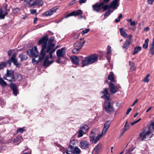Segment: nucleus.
I'll return each instance as SVG.
<instances>
[{
  "mask_svg": "<svg viewBox=\"0 0 154 154\" xmlns=\"http://www.w3.org/2000/svg\"><path fill=\"white\" fill-rule=\"evenodd\" d=\"M27 54L30 57L38 56V54L37 48L35 46L27 51Z\"/></svg>",
  "mask_w": 154,
  "mask_h": 154,
  "instance_id": "5",
  "label": "nucleus"
},
{
  "mask_svg": "<svg viewBox=\"0 0 154 154\" xmlns=\"http://www.w3.org/2000/svg\"><path fill=\"white\" fill-rule=\"evenodd\" d=\"M85 40L83 41L82 43H81L80 42H77L74 44V48L81 50L85 43Z\"/></svg>",
  "mask_w": 154,
  "mask_h": 154,
  "instance_id": "20",
  "label": "nucleus"
},
{
  "mask_svg": "<svg viewBox=\"0 0 154 154\" xmlns=\"http://www.w3.org/2000/svg\"><path fill=\"white\" fill-rule=\"evenodd\" d=\"M149 81V80L148 79V78H147V77H145L143 80V81L145 82H148Z\"/></svg>",
  "mask_w": 154,
  "mask_h": 154,
  "instance_id": "57",
  "label": "nucleus"
},
{
  "mask_svg": "<svg viewBox=\"0 0 154 154\" xmlns=\"http://www.w3.org/2000/svg\"><path fill=\"white\" fill-rule=\"evenodd\" d=\"M30 13L32 14H34L36 13V10L32 9L30 10Z\"/></svg>",
  "mask_w": 154,
  "mask_h": 154,
  "instance_id": "54",
  "label": "nucleus"
},
{
  "mask_svg": "<svg viewBox=\"0 0 154 154\" xmlns=\"http://www.w3.org/2000/svg\"><path fill=\"white\" fill-rule=\"evenodd\" d=\"M90 30V29H85L83 30L81 32V34L82 35H84L85 34L88 33Z\"/></svg>",
  "mask_w": 154,
  "mask_h": 154,
  "instance_id": "45",
  "label": "nucleus"
},
{
  "mask_svg": "<svg viewBox=\"0 0 154 154\" xmlns=\"http://www.w3.org/2000/svg\"><path fill=\"white\" fill-rule=\"evenodd\" d=\"M87 1V0H79V2L80 4H81L86 3Z\"/></svg>",
  "mask_w": 154,
  "mask_h": 154,
  "instance_id": "53",
  "label": "nucleus"
},
{
  "mask_svg": "<svg viewBox=\"0 0 154 154\" xmlns=\"http://www.w3.org/2000/svg\"><path fill=\"white\" fill-rule=\"evenodd\" d=\"M65 53V48H64L58 49L56 52L57 55L58 57H63Z\"/></svg>",
  "mask_w": 154,
  "mask_h": 154,
  "instance_id": "15",
  "label": "nucleus"
},
{
  "mask_svg": "<svg viewBox=\"0 0 154 154\" xmlns=\"http://www.w3.org/2000/svg\"><path fill=\"white\" fill-rule=\"evenodd\" d=\"M66 152V154H72L73 153L71 149L69 151L68 150H67Z\"/></svg>",
  "mask_w": 154,
  "mask_h": 154,
  "instance_id": "55",
  "label": "nucleus"
},
{
  "mask_svg": "<svg viewBox=\"0 0 154 154\" xmlns=\"http://www.w3.org/2000/svg\"><path fill=\"white\" fill-rule=\"evenodd\" d=\"M112 11H111V10L109 9L107 11H106L105 14L104 15V17H106V16L109 15L110 13L112 12Z\"/></svg>",
  "mask_w": 154,
  "mask_h": 154,
  "instance_id": "50",
  "label": "nucleus"
},
{
  "mask_svg": "<svg viewBox=\"0 0 154 154\" xmlns=\"http://www.w3.org/2000/svg\"><path fill=\"white\" fill-rule=\"evenodd\" d=\"M32 63L34 64H37L38 63V56L32 57Z\"/></svg>",
  "mask_w": 154,
  "mask_h": 154,
  "instance_id": "29",
  "label": "nucleus"
},
{
  "mask_svg": "<svg viewBox=\"0 0 154 154\" xmlns=\"http://www.w3.org/2000/svg\"><path fill=\"white\" fill-rule=\"evenodd\" d=\"M90 144L89 142L87 140H83L79 143L80 147L82 149H87L89 148Z\"/></svg>",
  "mask_w": 154,
  "mask_h": 154,
  "instance_id": "8",
  "label": "nucleus"
},
{
  "mask_svg": "<svg viewBox=\"0 0 154 154\" xmlns=\"http://www.w3.org/2000/svg\"><path fill=\"white\" fill-rule=\"evenodd\" d=\"M109 85L110 88V91L111 94H114L117 92V88L116 87L114 84L110 82L109 83Z\"/></svg>",
  "mask_w": 154,
  "mask_h": 154,
  "instance_id": "18",
  "label": "nucleus"
},
{
  "mask_svg": "<svg viewBox=\"0 0 154 154\" xmlns=\"http://www.w3.org/2000/svg\"><path fill=\"white\" fill-rule=\"evenodd\" d=\"M79 15V17L78 18V19H81L82 18H84L85 19L86 18H85V16H83L82 15V14H81L80 15Z\"/></svg>",
  "mask_w": 154,
  "mask_h": 154,
  "instance_id": "58",
  "label": "nucleus"
},
{
  "mask_svg": "<svg viewBox=\"0 0 154 154\" xmlns=\"http://www.w3.org/2000/svg\"><path fill=\"white\" fill-rule=\"evenodd\" d=\"M149 41V38H146L145 40L144 43L143 44V48L146 49L148 48Z\"/></svg>",
  "mask_w": 154,
  "mask_h": 154,
  "instance_id": "31",
  "label": "nucleus"
},
{
  "mask_svg": "<svg viewBox=\"0 0 154 154\" xmlns=\"http://www.w3.org/2000/svg\"><path fill=\"white\" fill-rule=\"evenodd\" d=\"M80 50L77 48H74L72 50V52L74 54H77L79 53Z\"/></svg>",
  "mask_w": 154,
  "mask_h": 154,
  "instance_id": "44",
  "label": "nucleus"
},
{
  "mask_svg": "<svg viewBox=\"0 0 154 154\" xmlns=\"http://www.w3.org/2000/svg\"><path fill=\"white\" fill-rule=\"evenodd\" d=\"M19 57L20 58L21 61L26 60L28 58L27 57L26 55L22 54H20L19 55Z\"/></svg>",
  "mask_w": 154,
  "mask_h": 154,
  "instance_id": "27",
  "label": "nucleus"
},
{
  "mask_svg": "<svg viewBox=\"0 0 154 154\" xmlns=\"http://www.w3.org/2000/svg\"><path fill=\"white\" fill-rule=\"evenodd\" d=\"M76 0H73L71 2H70L69 3V5H71L73 4H75L76 2Z\"/></svg>",
  "mask_w": 154,
  "mask_h": 154,
  "instance_id": "56",
  "label": "nucleus"
},
{
  "mask_svg": "<svg viewBox=\"0 0 154 154\" xmlns=\"http://www.w3.org/2000/svg\"><path fill=\"white\" fill-rule=\"evenodd\" d=\"M112 52L111 47L110 46L108 45L107 46V54L108 55H110Z\"/></svg>",
  "mask_w": 154,
  "mask_h": 154,
  "instance_id": "43",
  "label": "nucleus"
},
{
  "mask_svg": "<svg viewBox=\"0 0 154 154\" xmlns=\"http://www.w3.org/2000/svg\"><path fill=\"white\" fill-rule=\"evenodd\" d=\"M102 144L98 143L95 147L93 151V154H99L102 148Z\"/></svg>",
  "mask_w": 154,
  "mask_h": 154,
  "instance_id": "9",
  "label": "nucleus"
},
{
  "mask_svg": "<svg viewBox=\"0 0 154 154\" xmlns=\"http://www.w3.org/2000/svg\"><path fill=\"white\" fill-rule=\"evenodd\" d=\"M54 40V38L53 37H51L50 38L47 48V51H49L50 49L53 48L55 46L54 44L53 43Z\"/></svg>",
  "mask_w": 154,
  "mask_h": 154,
  "instance_id": "10",
  "label": "nucleus"
},
{
  "mask_svg": "<svg viewBox=\"0 0 154 154\" xmlns=\"http://www.w3.org/2000/svg\"><path fill=\"white\" fill-rule=\"evenodd\" d=\"M119 0H114L109 4V8L117 9L119 6Z\"/></svg>",
  "mask_w": 154,
  "mask_h": 154,
  "instance_id": "12",
  "label": "nucleus"
},
{
  "mask_svg": "<svg viewBox=\"0 0 154 154\" xmlns=\"http://www.w3.org/2000/svg\"><path fill=\"white\" fill-rule=\"evenodd\" d=\"M109 8V6L108 5H105L103 6V7H102V8H103V9L104 11L106 10Z\"/></svg>",
  "mask_w": 154,
  "mask_h": 154,
  "instance_id": "51",
  "label": "nucleus"
},
{
  "mask_svg": "<svg viewBox=\"0 0 154 154\" xmlns=\"http://www.w3.org/2000/svg\"><path fill=\"white\" fill-rule=\"evenodd\" d=\"M129 65L131 66V70L133 71L135 69V67L134 63L132 62H129Z\"/></svg>",
  "mask_w": 154,
  "mask_h": 154,
  "instance_id": "39",
  "label": "nucleus"
},
{
  "mask_svg": "<svg viewBox=\"0 0 154 154\" xmlns=\"http://www.w3.org/2000/svg\"><path fill=\"white\" fill-rule=\"evenodd\" d=\"M136 25V23L134 21L131 22L130 23V25L131 26H135Z\"/></svg>",
  "mask_w": 154,
  "mask_h": 154,
  "instance_id": "60",
  "label": "nucleus"
},
{
  "mask_svg": "<svg viewBox=\"0 0 154 154\" xmlns=\"http://www.w3.org/2000/svg\"><path fill=\"white\" fill-rule=\"evenodd\" d=\"M141 47L140 46L136 47L134 48V51L133 53V55L137 54L141 49Z\"/></svg>",
  "mask_w": 154,
  "mask_h": 154,
  "instance_id": "28",
  "label": "nucleus"
},
{
  "mask_svg": "<svg viewBox=\"0 0 154 154\" xmlns=\"http://www.w3.org/2000/svg\"><path fill=\"white\" fill-rule=\"evenodd\" d=\"M98 57V55L97 54H92L85 57V59L82 60V67L91 64L95 63L97 61Z\"/></svg>",
  "mask_w": 154,
  "mask_h": 154,
  "instance_id": "2",
  "label": "nucleus"
},
{
  "mask_svg": "<svg viewBox=\"0 0 154 154\" xmlns=\"http://www.w3.org/2000/svg\"><path fill=\"white\" fill-rule=\"evenodd\" d=\"M5 79L7 80L10 82H13L15 81V78L14 76V71L11 70H7L6 73L3 77Z\"/></svg>",
  "mask_w": 154,
  "mask_h": 154,
  "instance_id": "3",
  "label": "nucleus"
},
{
  "mask_svg": "<svg viewBox=\"0 0 154 154\" xmlns=\"http://www.w3.org/2000/svg\"><path fill=\"white\" fill-rule=\"evenodd\" d=\"M108 128H107L105 127H103L102 133H101L103 135H104L106 134V133L107 131V130Z\"/></svg>",
  "mask_w": 154,
  "mask_h": 154,
  "instance_id": "49",
  "label": "nucleus"
},
{
  "mask_svg": "<svg viewBox=\"0 0 154 154\" xmlns=\"http://www.w3.org/2000/svg\"><path fill=\"white\" fill-rule=\"evenodd\" d=\"M43 4V2L42 1H39V7L42 6Z\"/></svg>",
  "mask_w": 154,
  "mask_h": 154,
  "instance_id": "61",
  "label": "nucleus"
},
{
  "mask_svg": "<svg viewBox=\"0 0 154 154\" xmlns=\"http://www.w3.org/2000/svg\"><path fill=\"white\" fill-rule=\"evenodd\" d=\"M48 39L47 36H45L40 39L39 40V44L42 43V49L40 53V56L39 57V61L42 60L45 55V52H49V58L52 59L53 58L52 54L55 51L56 49L54 48H51L49 51H47V41Z\"/></svg>",
  "mask_w": 154,
  "mask_h": 154,
  "instance_id": "1",
  "label": "nucleus"
},
{
  "mask_svg": "<svg viewBox=\"0 0 154 154\" xmlns=\"http://www.w3.org/2000/svg\"><path fill=\"white\" fill-rule=\"evenodd\" d=\"M20 11V10L17 8L14 9L12 11V13L14 14H16L18 13Z\"/></svg>",
  "mask_w": 154,
  "mask_h": 154,
  "instance_id": "46",
  "label": "nucleus"
},
{
  "mask_svg": "<svg viewBox=\"0 0 154 154\" xmlns=\"http://www.w3.org/2000/svg\"><path fill=\"white\" fill-rule=\"evenodd\" d=\"M149 51L152 55L154 54V46H151Z\"/></svg>",
  "mask_w": 154,
  "mask_h": 154,
  "instance_id": "47",
  "label": "nucleus"
},
{
  "mask_svg": "<svg viewBox=\"0 0 154 154\" xmlns=\"http://www.w3.org/2000/svg\"><path fill=\"white\" fill-rule=\"evenodd\" d=\"M130 128V125H125L124 126V130L122 132V134H123L126 131L129 129Z\"/></svg>",
  "mask_w": 154,
  "mask_h": 154,
  "instance_id": "41",
  "label": "nucleus"
},
{
  "mask_svg": "<svg viewBox=\"0 0 154 154\" xmlns=\"http://www.w3.org/2000/svg\"><path fill=\"white\" fill-rule=\"evenodd\" d=\"M108 79L112 82H114V78L113 77V74L112 73H111L109 75L108 77Z\"/></svg>",
  "mask_w": 154,
  "mask_h": 154,
  "instance_id": "35",
  "label": "nucleus"
},
{
  "mask_svg": "<svg viewBox=\"0 0 154 154\" xmlns=\"http://www.w3.org/2000/svg\"><path fill=\"white\" fill-rule=\"evenodd\" d=\"M103 135L101 134L98 135L95 138L94 140V143L95 144L103 136Z\"/></svg>",
  "mask_w": 154,
  "mask_h": 154,
  "instance_id": "34",
  "label": "nucleus"
},
{
  "mask_svg": "<svg viewBox=\"0 0 154 154\" xmlns=\"http://www.w3.org/2000/svg\"><path fill=\"white\" fill-rule=\"evenodd\" d=\"M11 60L16 66L19 67L20 66L21 64L20 63L18 62L17 60L15 54H13L11 57Z\"/></svg>",
  "mask_w": 154,
  "mask_h": 154,
  "instance_id": "11",
  "label": "nucleus"
},
{
  "mask_svg": "<svg viewBox=\"0 0 154 154\" xmlns=\"http://www.w3.org/2000/svg\"><path fill=\"white\" fill-rule=\"evenodd\" d=\"M144 131H143L140 134L139 138L142 137L141 140H146L150 139L152 136L153 134L150 131H148L144 134Z\"/></svg>",
  "mask_w": 154,
  "mask_h": 154,
  "instance_id": "4",
  "label": "nucleus"
},
{
  "mask_svg": "<svg viewBox=\"0 0 154 154\" xmlns=\"http://www.w3.org/2000/svg\"><path fill=\"white\" fill-rule=\"evenodd\" d=\"M104 108L105 111L108 113H110L114 111L112 106L111 105L110 102L108 101L105 102Z\"/></svg>",
  "mask_w": 154,
  "mask_h": 154,
  "instance_id": "7",
  "label": "nucleus"
},
{
  "mask_svg": "<svg viewBox=\"0 0 154 154\" xmlns=\"http://www.w3.org/2000/svg\"><path fill=\"white\" fill-rule=\"evenodd\" d=\"M7 65V63L6 62H2L0 63V70L3 69Z\"/></svg>",
  "mask_w": 154,
  "mask_h": 154,
  "instance_id": "36",
  "label": "nucleus"
},
{
  "mask_svg": "<svg viewBox=\"0 0 154 154\" xmlns=\"http://www.w3.org/2000/svg\"><path fill=\"white\" fill-rule=\"evenodd\" d=\"M60 57H59L57 61L56 62L57 63H59V64H61L62 63L60 61Z\"/></svg>",
  "mask_w": 154,
  "mask_h": 154,
  "instance_id": "64",
  "label": "nucleus"
},
{
  "mask_svg": "<svg viewBox=\"0 0 154 154\" xmlns=\"http://www.w3.org/2000/svg\"><path fill=\"white\" fill-rule=\"evenodd\" d=\"M22 140V137L19 136L16 137L13 140H11L10 142H11L12 141L15 145H17L19 144Z\"/></svg>",
  "mask_w": 154,
  "mask_h": 154,
  "instance_id": "21",
  "label": "nucleus"
},
{
  "mask_svg": "<svg viewBox=\"0 0 154 154\" xmlns=\"http://www.w3.org/2000/svg\"><path fill=\"white\" fill-rule=\"evenodd\" d=\"M96 135V133L95 131V129H93L91 132L90 135V140L91 141H92L94 142L95 139V137Z\"/></svg>",
  "mask_w": 154,
  "mask_h": 154,
  "instance_id": "22",
  "label": "nucleus"
},
{
  "mask_svg": "<svg viewBox=\"0 0 154 154\" xmlns=\"http://www.w3.org/2000/svg\"><path fill=\"white\" fill-rule=\"evenodd\" d=\"M88 127L86 125L83 124L82 125L78 132V137H82L83 134H85L88 131Z\"/></svg>",
  "mask_w": 154,
  "mask_h": 154,
  "instance_id": "6",
  "label": "nucleus"
},
{
  "mask_svg": "<svg viewBox=\"0 0 154 154\" xmlns=\"http://www.w3.org/2000/svg\"><path fill=\"white\" fill-rule=\"evenodd\" d=\"M103 2H101L100 4H96L92 5L93 10L97 12H99L102 9V6L103 5Z\"/></svg>",
  "mask_w": 154,
  "mask_h": 154,
  "instance_id": "14",
  "label": "nucleus"
},
{
  "mask_svg": "<svg viewBox=\"0 0 154 154\" xmlns=\"http://www.w3.org/2000/svg\"><path fill=\"white\" fill-rule=\"evenodd\" d=\"M111 123L110 121H106L104 124V127L108 129Z\"/></svg>",
  "mask_w": 154,
  "mask_h": 154,
  "instance_id": "37",
  "label": "nucleus"
},
{
  "mask_svg": "<svg viewBox=\"0 0 154 154\" xmlns=\"http://www.w3.org/2000/svg\"><path fill=\"white\" fill-rule=\"evenodd\" d=\"M132 42V40L130 39H127L123 45L122 48L125 49H127Z\"/></svg>",
  "mask_w": 154,
  "mask_h": 154,
  "instance_id": "17",
  "label": "nucleus"
},
{
  "mask_svg": "<svg viewBox=\"0 0 154 154\" xmlns=\"http://www.w3.org/2000/svg\"><path fill=\"white\" fill-rule=\"evenodd\" d=\"M102 93L103 95L102 96V98H104L106 100H109V99L110 94L108 92V90L106 88L104 89L102 91Z\"/></svg>",
  "mask_w": 154,
  "mask_h": 154,
  "instance_id": "13",
  "label": "nucleus"
},
{
  "mask_svg": "<svg viewBox=\"0 0 154 154\" xmlns=\"http://www.w3.org/2000/svg\"><path fill=\"white\" fill-rule=\"evenodd\" d=\"M25 131V129L24 128H20L17 130V133H18L20 132V133H22Z\"/></svg>",
  "mask_w": 154,
  "mask_h": 154,
  "instance_id": "42",
  "label": "nucleus"
},
{
  "mask_svg": "<svg viewBox=\"0 0 154 154\" xmlns=\"http://www.w3.org/2000/svg\"><path fill=\"white\" fill-rule=\"evenodd\" d=\"M78 143L79 142L77 140L73 139L70 141V146L69 148H70L72 150V149H73L74 148L76 147V146L78 145Z\"/></svg>",
  "mask_w": 154,
  "mask_h": 154,
  "instance_id": "19",
  "label": "nucleus"
},
{
  "mask_svg": "<svg viewBox=\"0 0 154 154\" xmlns=\"http://www.w3.org/2000/svg\"><path fill=\"white\" fill-rule=\"evenodd\" d=\"M14 78H15V80H17L18 81H20L22 79V77L21 75L20 74L17 73L14 77Z\"/></svg>",
  "mask_w": 154,
  "mask_h": 154,
  "instance_id": "33",
  "label": "nucleus"
},
{
  "mask_svg": "<svg viewBox=\"0 0 154 154\" xmlns=\"http://www.w3.org/2000/svg\"><path fill=\"white\" fill-rule=\"evenodd\" d=\"M11 88L13 91L14 95L15 96L17 95V86L16 84L14 83H11Z\"/></svg>",
  "mask_w": 154,
  "mask_h": 154,
  "instance_id": "23",
  "label": "nucleus"
},
{
  "mask_svg": "<svg viewBox=\"0 0 154 154\" xmlns=\"http://www.w3.org/2000/svg\"><path fill=\"white\" fill-rule=\"evenodd\" d=\"M154 1L153 0H148L147 2L149 4H152Z\"/></svg>",
  "mask_w": 154,
  "mask_h": 154,
  "instance_id": "63",
  "label": "nucleus"
},
{
  "mask_svg": "<svg viewBox=\"0 0 154 154\" xmlns=\"http://www.w3.org/2000/svg\"><path fill=\"white\" fill-rule=\"evenodd\" d=\"M76 16L80 15L83 14V12L81 10H78L77 11H75Z\"/></svg>",
  "mask_w": 154,
  "mask_h": 154,
  "instance_id": "48",
  "label": "nucleus"
},
{
  "mask_svg": "<svg viewBox=\"0 0 154 154\" xmlns=\"http://www.w3.org/2000/svg\"><path fill=\"white\" fill-rule=\"evenodd\" d=\"M72 62L76 65H78L79 63V59L78 57L75 56L71 57H70Z\"/></svg>",
  "mask_w": 154,
  "mask_h": 154,
  "instance_id": "25",
  "label": "nucleus"
},
{
  "mask_svg": "<svg viewBox=\"0 0 154 154\" xmlns=\"http://www.w3.org/2000/svg\"><path fill=\"white\" fill-rule=\"evenodd\" d=\"M138 99H136L132 105V106H133L138 102Z\"/></svg>",
  "mask_w": 154,
  "mask_h": 154,
  "instance_id": "62",
  "label": "nucleus"
},
{
  "mask_svg": "<svg viewBox=\"0 0 154 154\" xmlns=\"http://www.w3.org/2000/svg\"><path fill=\"white\" fill-rule=\"evenodd\" d=\"M140 120H141V119L140 118L139 119H138V120L131 123V125L133 126V125H134L135 124L138 122Z\"/></svg>",
  "mask_w": 154,
  "mask_h": 154,
  "instance_id": "52",
  "label": "nucleus"
},
{
  "mask_svg": "<svg viewBox=\"0 0 154 154\" xmlns=\"http://www.w3.org/2000/svg\"><path fill=\"white\" fill-rule=\"evenodd\" d=\"M149 131H153L154 130V122H151L149 127Z\"/></svg>",
  "mask_w": 154,
  "mask_h": 154,
  "instance_id": "38",
  "label": "nucleus"
},
{
  "mask_svg": "<svg viewBox=\"0 0 154 154\" xmlns=\"http://www.w3.org/2000/svg\"><path fill=\"white\" fill-rule=\"evenodd\" d=\"M74 154H79L81 152L80 149L78 147H75L73 149L71 150Z\"/></svg>",
  "mask_w": 154,
  "mask_h": 154,
  "instance_id": "26",
  "label": "nucleus"
},
{
  "mask_svg": "<svg viewBox=\"0 0 154 154\" xmlns=\"http://www.w3.org/2000/svg\"><path fill=\"white\" fill-rule=\"evenodd\" d=\"M119 29L121 35L125 38L127 37L128 35L126 32L123 30V29L122 28H120Z\"/></svg>",
  "mask_w": 154,
  "mask_h": 154,
  "instance_id": "30",
  "label": "nucleus"
},
{
  "mask_svg": "<svg viewBox=\"0 0 154 154\" xmlns=\"http://www.w3.org/2000/svg\"><path fill=\"white\" fill-rule=\"evenodd\" d=\"M48 58V57H47L45 59L44 62V66H46V67L48 66L54 62V60H51V61H49Z\"/></svg>",
  "mask_w": 154,
  "mask_h": 154,
  "instance_id": "24",
  "label": "nucleus"
},
{
  "mask_svg": "<svg viewBox=\"0 0 154 154\" xmlns=\"http://www.w3.org/2000/svg\"><path fill=\"white\" fill-rule=\"evenodd\" d=\"M57 8H53L46 12L43 14V16H49L51 15L56 12Z\"/></svg>",
  "mask_w": 154,
  "mask_h": 154,
  "instance_id": "16",
  "label": "nucleus"
},
{
  "mask_svg": "<svg viewBox=\"0 0 154 154\" xmlns=\"http://www.w3.org/2000/svg\"><path fill=\"white\" fill-rule=\"evenodd\" d=\"M132 109L131 108H129L127 110V112H126V114L127 115H128L129 113H130V112H131V111Z\"/></svg>",
  "mask_w": 154,
  "mask_h": 154,
  "instance_id": "59",
  "label": "nucleus"
},
{
  "mask_svg": "<svg viewBox=\"0 0 154 154\" xmlns=\"http://www.w3.org/2000/svg\"><path fill=\"white\" fill-rule=\"evenodd\" d=\"M10 9L8 10H5L4 14H3L0 16V19H4L5 18V16L6 15L8 14V12L10 11Z\"/></svg>",
  "mask_w": 154,
  "mask_h": 154,
  "instance_id": "32",
  "label": "nucleus"
},
{
  "mask_svg": "<svg viewBox=\"0 0 154 154\" xmlns=\"http://www.w3.org/2000/svg\"><path fill=\"white\" fill-rule=\"evenodd\" d=\"M76 16V13H75V11H73L70 13L68 14L67 15V16L65 17L66 18H67L71 16Z\"/></svg>",
  "mask_w": 154,
  "mask_h": 154,
  "instance_id": "40",
  "label": "nucleus"
}]
</instances>
